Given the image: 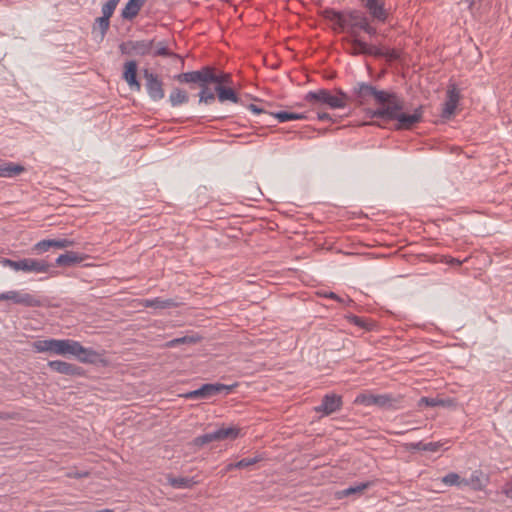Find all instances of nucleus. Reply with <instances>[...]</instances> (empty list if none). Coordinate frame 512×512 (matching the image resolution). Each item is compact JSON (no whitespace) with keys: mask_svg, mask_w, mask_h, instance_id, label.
<instances>
[{"mask_svg":"<svg viewBox=\"0 0 512 512\" xmlns=\"http://www.w3.org/2000/svg\"><path fill=\"white\" fill-rule=\"evenodd\" d=\"M174 79L179 83L198 84L200 87L199 103H203L205 105L212 104L216 99L215 92L211 90L209 84H215V86L222 87L233 85L230 73L217 71V69L212 66H204L197 71L178 74Z\"/></svg>","mask_w":512,"mask_h":512,"instance_id":"1","label":"nucleus"},{"mask_svg":"<svg viewBox=\"0 0 512 512\" xmlns=\"http://www.w3.org/2000/svg\"><path fill=\"white\" fill-rule=\"evenodd\" d=\"M33 348L38 353L49 352L60 356H75L82 363H94L99 354L91 348H86L79 341L72 339H43L33 342Z\"/></svg>","mask_w":512,"mask_h":512,"instance_id":"2","label":"nucleus"},{"mask_svg":"<svg viewBox=\"0 0 512 512\" xmlns=\"http://www.w3.org/2000/svg\"><path fill=\"white\" fill-rule=\"evenodd\" d=\"M403 110L404 102L397 94H395L392 96V99L388 105L370 111L369 114L371 118L397 121L396 129L399 130L410 129L422 120L423 106H418L411 114L406 113Z\"/></svg>","mask_w":512,"mask_h":512,"instance_id":"3","label":"nucleus"},{"mask_svg":"<svg viewBox=\"0 0 512 512\" xmlns=\"http://www.w3.org/2000/svg\"><path fill=\"white\" fill-rule=\"evenodd\" d=\"M394 95L395 93L378 90L371 84L360 82L353 87L350 100L356 102L358 105H364L371 99H374L378 104L381 105V107H383L388 105L392 99V96Z\"/></svg>","mask_w":512,"mask_h":512,"instance_id":"4","label":"nucleus"},{"mask_svg":"<svg viewBox=\"0 0 512 512\" xmlns=\"http://www.w3.org/2000/svg\"><path fill=\"white\" fill-rule=\"evenodd\" d=\"M305 100L312 105H326L331 109H340L346 107L350 96L341 89H337L336 94H332L327 89H319L308 92Z\"/></svg>","mask_w":512,"mask_h":512,"instance_id":"5","label":"nucleus"},{"mask_svg":"<svg viewBox=\"0 0 512 512\" xmlns=\"http://www.w3.org/2000/svg\"><path fill=\"white\" fill-rule=\"evenodd\" d=\"M402 399L403 397L401 395L390 393L373 394L369 391H365L356 396L354 404L366 407L376 406L384 410H396L400 408Z\"/></svg>","mask_w":512,"mask_h":512,"instance_id":"6","label":"nucleus"},{"mask_svg":"<svg viewBox=\"0 0 512 512\" xmlns=\"http://www.w3.org/2000/svg\"><path fill=\"white\" fill-rule=\"evenodd\" d=\"M0 263L4 267H9L14 271H23L26 273H47L52 267L47 261L35 258H23L17 261L2 258Z\"/></svg>","mask_w":512,"mask_h":512,"instance_id":"7","label":"nucleus"},{"mask_svg":"<svg viewBox=\"0 0 512 512\" xmlns=\"http://www.w3.org/2000/svg\"><path fill=\"white\" fill-rule=\"evenodd\" d=\"M239 429L236 427H219L215 431H211L196 437L193 440L195 446L201 447L215 441L225 439H236L239 436Z\"/></svg>","mask_w":512,"mask_h":512,"instance_id":"8","label":"nucleus"},{"mask_svg":"<svg viewBox=\"0 0 512 512\" xmlns=\"http://www.w3.org/2000/svg\"><path fill=\"white\" fill-rule=\"evenodd\" d=\"M154 48V39L126 41L120 44L119 49L122 54L129 56H146L152 53Z\"/></svg>","mask_w":512,"mask_h":512,"instance_id":"9","label":"nucleus"},{"mask_svg":"<svg viewBox=\"0 0 512 512\" xmlns=\"http://www.w3.org/2000/svg\"><path fill=\"white\" fill-rule=\"evenodd\" d=\"M226 390L229 392L231 388L227 385L215 383V384H204L200 388L189 391L185 393L183 396L186 399H194V400H205L210 399L213 396L221 393L222 391Z\"/></svg>","mask_w":512,"mask_h":512,"instance_id":"10","label":"nucleus"},{"mask_svg":"<svg viewBox=\"0 0 512 512\" xmlns=\"http://www.w3.org/2000/svg\"><path fill=\"white\" fill-rule=\"evenodd\" d=\"M143 75L146 80L145 86L149 97L153 101L162 100L165 96L162 80L157 74L150 72L148 69L144 70Z\"/></svg>","mask_w":512,"mask_h":512,"instance_id":"11","label":"nucleus"},{"mask_svg":"<svg viewBox=\"0 0 512 512\" xmlns=\"http://www.w3.org/2000/svg\"><path fill=\"white\" fill-rule=\"evenodd\" d=\"M460 100V91L456 84H449L446 91V101L443 104V109L441 112V117L443 119H449L457 108V105Z\"/></svg>","mask_w":512,"mask_h":512,"instance_id":"12","label":"nucleus"},{"mask_svg":"<svg viewBox=\"0 0 512 512\" xmlns=\"http://www.w3.org/2000/svg\"><path fill=\"white\" fill-rule=\"evenodd\" d=\"M343 405L342 397L337 394H326L323 396L321 404L315 407L317 413L322 416H329L339 410Z\"/></svg>","mask_w":512,"mask_h":512,"instance_id":"13","label":"nucleus"},{"mask_svg":"<svg viewBox=\"0 0 512 512\" xmlns=\"http://www.w3.org/2000/svg\"><path fill=\"white\" fill-rule=\"evenodd\" d=\"M6 300L25 307H40L42 304L41 300L36 296L17 290L7 291Z\"/></svg>","mask_w":512,"mask_h":512,"instance_id":"14","label":"nucleus"},{"mask_svg":"<svg viewBox=\"0 0 512 512\" xmlns=\"http://www.w3.org/2000/svg\"><path fill=\"white\" fill-rule=\"evenodd\" d=\"M47 366L54 372L59 374H63L66 376H83L84 370L82 367L77 366L75 364L65 362L62 360H51L48 361Z\"/></svg>","mask_w":512,"mask_h":512,"instance_id":"15","label":"nucleus"},{"mask_svg":"<svg viewBox=\"0 0 512 512\" xmlns=\"http://www.w3.org/2000/svg\"><path fill=\"white\" fill-rule=\"evenodd\" d=\"M347 26L352 37H357L356 28L363 29L368 22L367 17L359 10H349L346 12Z\"/></svg>","mask_w":512,"mask_h":512,"instance_id":"16","label":"nucleus"},{"mask_svg":"<svg viewBox=\"0 0 512 512\" xmlns=\"http://www.w3.org/2000/svg\"><path fill=\"white\" fill-rule=\"evenodd\" d=\"M137 67L136 61H127L124 64L123 79L127 82L131 90L139 92L141 90V84L137 79Z\"/></svg>","mask_w":512,"mask_h":512,"instance_id":"17","label":"nucleus"},{"mask_svg":"<svg viewBox=\"0 0 512 512\" xmlns=\"http://www.w3.org/2000/svg\"><path fill=\"white\" fill-rule=\"evenodd\" d=\"M464 487L469 486L473 490H483L489 482V478L481 470H475L472 472L469 478H464Z\"/></svg>","mask_w":512,"mask_h":512,"instance_id":"18","label":"nucleus"},{"mask_svg":"<svg viewBox=\"0 0 512 512\" xmlns=\"http://www.w3.org/2000/svg\"><path fill=\"white\" fill-rule=\"evenodd\" d=\"M365 8L369 11L370 15L379 22H385L387 19V12L384 8L383 2L379 0H363Z\"/></svg>","mask_w":512,"mask_h":512,"instance_id":"19","label":"nucleus"},{"mask_svg":"<svg viewBox=\"0 0 512 512\" xmlns=\"http://www.w3.org/2000/svg\"><path fill=\"white\" fill-rule=\"evenodd\" d=\"M166 480L174 489H191L199 483L195 477H175L172 474H168Z\"/></svg>","mask_w":512,"mask_h":512,"instance_id":"20","label":"nucleus"},{"mask_svg":"<svg viewBox=\"0 0 512 512\" xmlns=\"http://www.w3.org/2000/svg\"><path fill=\"white\" fill-rule=\"evenodd\" d=\"M25 171V167L14 162H4L0 164V177L13 178Z\"/></svg>","mask_w":512,"mask_h":512,"instance_id":"21","label":"nucleus"},{"mask_svg":"<svg viewBox=\"0 0 512 512\" xmlns=\"http://www.w3.org/2000/svg\"><path fill=\"white\" fill-rule=\"evenodd\" d=\"M145 1L146 0H129L121 11L122 18L126 20L134 19L138 15Z\"/></svg>","mask_w":512,"mask_h":512,"instance_id":"22","label":"nucleus"},{"mask_svg":"<svg viewBox=\"0 0 512 512\" xmlns=\"http://www.w3.org/2000/svg\"><path fill=\"white\" fill-rule=\"evenodd\" d=\"M84 260V256L80 253L68 251L64 254L59 255L56 258L55 264L57 266H72L74 264L80 263Z\"/></svg>","mask_w":512,"mask_h":512,"instance_id":"23","label":"nucleus"},{"mask_svg":"<svg viewBox=\"0 0 512 512\" xmlns=\"http://www.w3.org/2000/svg\"><path fill=\"white\" fill-rule=\"evenodd\" d=\"M322 15L325 19L334 21L342 30L346 29V26H347L346 13L336 11L332 8H326L323 10Z\"/></svg>","mask_w":512,"mask_h":512,"instance_id":"24","label":"nucleus"},{"mask_svg":"<svg viewBox=\"0 0 512 512\" xmlns=\"http://www.w3.org/2000/svg\"><path fill=\"white\" fill-rule=\"evenodd\" d=\"M214 91L217 93L218 100L221 103L226 101H231L233 103L239 102V98L232 86H215Z\"/></svg>","mask_w":512,"mask_h":512,"instance_id":"25","label":"nucleus"},{"mask_svg":"<svg viewBox=\"0 0 512 512\" xmlns=\"http://www.w3.org/2000/svg\"><path fill=\"white\" fill-rule=\"evenodd\" d=\"M142 305L146 308L167 309L175 307L177 304L173 299H162L160 297H156L153 299H144L142 301Z\"/></svg>","mask_w":512,"mask_h":512,"instance_id":"26","label":"nucleus"},{"mask_svg":"<svg viewBox=\"0 0 512 512\" xmlns=\"http://www.w3.org/2000/svg\"><path fill=\"white\" fill-rule=\"evenodd\" d=\"M154 47L155 50L152 53L153 56L174 57L179 59L182 66L184 65V59L180 55L171 52L166 41H160L156 44L154 43Z\"/></svg>","mask_w":512,"mask_h":512,"instance_id":"27","label":"nucleus"},{"mask_svg":"<svg viewBox=\"0 0 512 512\" xmlns=\"http://www.w3.org/2000/svg\"><path fill=\"white\" fill-rule=\"evenodd\" d=\"M350 48L347 50L350 55L358 56V55H366L367 51V43L358 39L357 37H352V39L347 40Z\"/></svg>","mask_w":512,"mask_h":512,"instance_id":"28","label":"nucleus"},{"mask_svg":"<svg viewBox=\"0 0 512 512\" xmlns=\"http://www.w3.org/2000/svg\"><path fill=\"white\" fill-rule=\"evenodd\" d=\"M267 115L269 118L277 119L280 123H284L291 120H301L306 118L305 114L303 113H293L288 111H279Z\"/></svg>","mask_w":512,"mask_h":512,"instance_id":"29","label":"nucleus"},{"mask_svg":"<svg viewBox=\"0 0 512 512\" xmlns=\"http://www.w3.org/2000/svg\"><path fill=\"white\" fill-rule=\"evenodd\" d=\"M189 96L186 91L180 88H174L169 95V102L173 107L187 103Z\"/></svg>","mask_w":512,"mask_h":512,"instance_id":"30","label":"nucleus"},{"mask_svg":"<svg viewBox=\"0 0 512 512\" xmlns=\"http://www.w3.org/2000/svg\"><path fill=\"white\" fill-rule=\"evenodd\" d=\"M443 484L447 486L464 487V478H461L459 474L451 472L441 478Z\"/></svg>","mask_w":512,"mask_h":512,"instance_id":"31","label":"nucleus"},{"mask_svg":"<svg viewBox=\"0 0 512 512\" xmlns=\"http://www.w3.org/2000/svg\"><path fill=\"white\" fill-rule=\"evenodd\" d=\"M199 341V337L196 336H183L179 338H174L166 343V347L174 348L183 344H195Z\"/></svg>","mask_w":512,"mask_h":512,"instance_id":"32","label":"nucleus"},{"mask_svg":"<svg viewBox=\"0 0 512 512\" xmlns=\"http://www.w3.org/2000/svg\"><path fill=\"white\" fill-rule=\"evenodd\" d=\"M447 401L438 398L431 397H421L418 401V407L427 406V407H437V406H445Z\"/></svg>","mask_w":512,"mask_h":512,"instance_id":"33","label":"nucleus"},{"mask_svg":"<svg viewBox=\"0 0 512 512\" xmlns=\"http://www.w3.org/2000/svg\"><path fill=\"white\" fill-rule=\"evenodd\" d=\"M120 0H108L103 6H102V16L110 19V17L113 15L118 3Z\"/></svg>","mask_w":512,"mask_h":512,"instance_id":"34","label":"nucleus"},{"mask_svg":"<svg viewBox=\"0 0 512 512\" xmlns=\"http://www.w3.org/2000/svg\"><path fill=\"white\" fill-rule=\"evenodd\" d=\"M347 319L349 320L350 323L362 328V329H365V330H370L371 329V326L372 324L369 323L366 319L364 318H361V317H358L356 315H348L347 316Z\"/></svg>","mask_w":512,"mask_h":512,"instance_id":"35","label":"nucleus"},{"mask_svg":"<svg viewBox=\"0 0 512 512\" xmlns=\"http://www.w3.org/2000/svg\"><path fill=\"white\" fill-rule=\"evenodd\" d=\"M370 486L369 482H363L359 483L355 486H350L342 491V494L344 496H349L356 493H362L365 489H367Z\"/></svg>","mask_w":512,"mask_h":512,"instance_id":"36","label":"nucleus"},{"mask_svg":"<svg viewBox=\"0 0 512 512\" xmlns=\"http://www.w3.org/2000/svg\"><path fill=\"white\" fill-rule=\"evenodd\" d=\"M261 460H262V458L260 456H255L252 458H244V459H241L240 461L235 462L234 466L237 467L238 469H244V468L250 467V466L258 463Z\"/></svg>","mask_w":512,"mask_h":512,"instance_id":"37","label":"nucleus"},{"mask_svg":"<svg viewBox=\"0 0 512 512\" xmlns=\"http://www.w3.org/2000/svg\"><path fill=\"white\" fill-rule=\"evenodd\" d=\"M74 245L75 241L68 238L52 239V248L63 249Z\"/></svg>","mask_w":512,"mask_h":512,"instance_id":"38","label":"nucleus"},{"mask_svg":"<svg viewBox=\"0 0 512 512\" xmlns=\"http://www.w3.org/2000/svg\"><path fill=\"white\" fill-rule=\"evenodd\" d=\"M50 248H52V239H44L39 242H37L34 245V250L38 253H43L48 251Z\"/></svg>","mask_w":512,"mask_h":512,"instance_id":"39","label":"nucleus"},{"mask_svg":"<svg viewBox=\"0 0 512 512\" xmlns=\"http://www.w3.org/2000/svg\"><path fill=\"white\" fill-rule=\"evenodd\" d=\"M96 23L98 24V27L100 29V32H101V37L103 38L107 32V30L109 29V26H110V19L104 17V16H101L99 18L96 19Z\"/></svg>","mask_w":512,"mask_h":512,"instance_id":"40","label":"nucleus"},{"mask_svg":"<svg viewBox=\"0 0 512 512\" xmlns=\"http://www.w3.org/2000/svg\"><path fill=\"white\" fill-rule=\"evenodd\" d=\"M248 108L255 114H259V115H263L264 116V119L262 120V122L264 123H268L269 120L266 119V118H269L267 114H269L268 112H266L264 109L258 107L257 105L255 104H250L248 106Z\"/></svg>","mask_w":512,"mask_h":512,"instance_id":"41","label":"nucleus"},{"mask_svg":"<svg viewBox=\"0 0 512 512\" xmlns=\"http://www.w3.org/2000/svg\"><path fill=\"white\" fill-rule=\"evenodd\" d=\"M367 53L366 55L375 56V57H383L384 56V50L381 48H378L376 46H370L367 44Z\"/></svg>","mask_w":512,"mask_h":512,"instance_id":"42","label":"nucleus"},{"mask_svg":"<svg viewBox=\"0 0 512 512\" xmlns=\"http://www.w3.org/2000/svg\"><path fill=\"white\" fill-rule=\"evenodd\" d=\"M386 59L393 61L398 60L400 57V53L395 49H387L384 51V56Z\"/></svg>","mask_w":512,"mask_h":512,"instance_id":"43","label":"nucleus"},{"mask_svg":"<svg viewBox=\"0 0 512 512\" xmlns=\"http://www.w3.org/2000/svg\"><path fill=\"white\" fill-rule=\"evenodd\" d=\"M439 447H440L439 443L430 442V443H425V445H423V447H422V450L423 451L436 452L439 449Z\"/></svg>","mask_w":512,"mask_h":512,"instance_id":"44","label":"nucleus"},{"mask_svg":"<svg viewBox=\"0 0 512 512\" xmlns=\"http://www.w3.org/2000/svg\"><path fill=\"white\" fill-rule=\"evenodd\" d=\"M501 491L507 498L512 500V481L503 485Z\"/></svg>","mask_w":512,"mask_h":512,"instance_id":"45","label":"nucleus"},{"mask_svg":"<svg viewBox=\"0 0 512 512\" xmlns=\"http://www.w3.org/2000/svg\"><path fill=\"white\" fill-rule=\"evenodd\" d=\"M364 32H366L370 36H374L377 34V30L375 27L371 26L369 22L365 24V26L362 29Z\"/></svg>","mask_w":512,"mask_h":512,"instance_id":"46","label":"nucleus"},{"mask_svg":"<svg viewBox=\"0 0 512 512\" xmlns=\"http://www.w3.org/2000/svg\"><path fill=\"white\" fill-rule=\"evenodd\" d=\"M318 119L321 121H328V120H331V116H330V114H328L326 112L318 113Z\"/></svg>","mask_w":512,"mask_h":512,"instance_id":"47","label":"nucleus"},{"mask_svg":"<svg viewBox=\"0 0 512 512\" xmlns=\"http://www.w3.org/2000/svg\"><path fill=\"white\" fill-rule=\"evenodd\" d=\"M325 296L329 297L331 299L337 300L339 302H342V299L337 294H335L334 292H330V293L326 294Z\"/></svg>","mask_w":512,"mask_h":512,"instance_id":"48","label":"nucleus"},{"mask_svg":"<svg viewBox=\"0 0 512 512\" xmlns=\"http://www.w3.org/2000/svg\"><path fill=\"white\" fill-rule=\"evenodd\" d=\"M423 445H425V443L417 442V443L411 444V447L415 450H422Z\"/></svg>","mask_w":512,"mask_h":512,"instance_id":"49","label":"nucleus"},{"mask_svg":"<svg viewBox=\"0 0 512 512\" xmlns=\"http://www.w3.org/2000/svg\"><path fill=\"white\" fill-rule=\"evenodd\" d=\"M448 263L451 264V265H455V266L461 265V261L459 259H456V258H451L448 261Z\"/></svg>","mask_w":512,"mask_h":512,"instance_id":"50","label":"nucleus"},{"mask_svg":"<svg viewBox=\"0 0 512 512\" xmlns=\"http://www.w3.org/2000/svg\"><path fill=\"white\" fill-rule=\"evenodd\" d=\"M234 465H235V463H229V464L225 467V473H226V472H229V471H231V470H233V469H238V468H237V467H235Z\"/></svg>","mask_w":512,"mask_h":512,"instance_id":"51","label":"nucleus"},{"mask_svg":"<svg viewBox=\"0 0 512 512\" xmlns=\"http://www.w3.org/2000/svg\"><path fill=\"white\" fill-rule=\"evenodd\" d=\"M6 300V292L0 293V301Z\"/></svg>","mask_w":512,"mask_h":512,"instance_id":"52","label":"nucleus"},{"mask_svg":"<svg viewBox=\"0 0 512 512\" xmlns=\"http://www.w3.org/2000/svg\"><path fill=\"white\" fill-rule=\"evenodd\" d=\"M94 512H113V510H111V509H101V510H96Z\"/></svg>","mask_w":512,"mask_h":512,"instance_id":"53","label":"nucleus"},{"mask_svg":"<svg viewBox=\"0 0 512 512\" xmlns=\"http://www.w3.org/2000/svg\"><path fill=\"white\" fill-rule=\"evenodd\" d=\"M404 433H405V431L396 432V434H398V435H401V434H404Z\"/></svg>","mask_w":512,"mask_h":512,"instance_id":"54","label":"nucleus"},{"mask_svg":"<svg viewBox=\"0 0 512 512\" xmlns=\"http://www.w3.org/2000/svg\"><path fill=\"white\" fill-rule=\"evenodd\" d=\"M84 512H94V511H84Z\"/></svg>","mask_w":512,"mask_h":512,"instance_id":"55","label":"nucleus"}]
</instances>
